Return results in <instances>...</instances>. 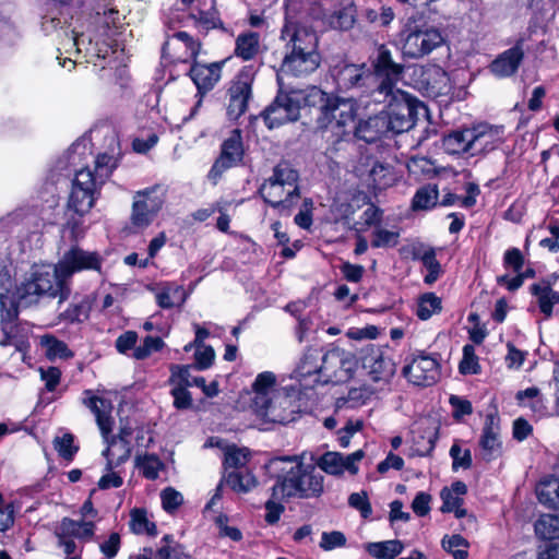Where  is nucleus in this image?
I'll use <instances>...</instances> for the list:
<instances>
[{
    "mask_svg": "<svg viewBox=\"0 0 559 559\" xmlns=\"http://www.w3.org/2000/svg\"><path fill=\"white\" fill-rule=\"evenodd\" d=\"M49 12L43 16L41 29L46 35H56L59 39V50L76 53L85 49L92 62L100 70H106L118 57L119 44L116 36L119 34V13L114 9L97 12L91 17L86 31L70 29L69 20H72L82 7V0H51Z\"/></svg>",
    "mask_w": 559,
    "mask_h": 559,
    "instance_id": "obj_1",
    "label": "nucleus"
},
{
    "mask_svg": "<svg viewBox=\"0 0 559 559\" xmlns=\"http://www.w3.org/2000/svg\"><path fill=\"white\" fill-rule=\"evenodd\" d=\"M276 81L278 85L277 94L273 102L261 112L269 129L296 122L300 118L302 106L317 107L318 104L322 103L323 91L317 86H309L305 90L286 88L280 73L276 74Z\"/></svg>",
    "mask_w": 559,
    "mask_h": 559,
    "instance_id": "obj_2",
    "label": "nucleus"
},
{
    "mask_svg": "<svg viewBox=\"0 0 559 559\" xmlns=\"http://www.w3.org/2000/svg\"><path fill=\"white\" fill-rule=\"evenodd\" d=\"M19 305L23 308L36 305L40 298H59V304L70 296L68 281L63 278L56 264H35L15 289Z\"/></svg>",
    "mask_w": 559,
    "mask_h": 559,
    "instance_id": "obj_3",
    "label": "nucleus"
},
{
    "mask_svg": "<svg viewBox=\"0 0 559 559\" xmlns=\"http://www.w3.org/2000/svg\"><path fill=\"white\" fill-rule=\"evenodd\" d=\"M317 107L320 115L316 127L323 136L337 143L350 134L357 115V104L353 98L332 97L323 92L322 103Z\"/></svg>",
    "mask_w": 559,
    "mask_h": 559,
    "instance_id": "obj_4",
    "label": "nucleus"
},
{
    "mask_svg": "<svg viewBox=\"0 0 559 559\" xmlns=\"http://www.w3.org/2000/svg\"><path fill=\"white\" fill-rule=\"evenodd\" d=\"M83 403L95 415L103 440L107 444L106 449L103 451V455L107 460L106 471H112L129 460L131 455L130 441L110 439L115 420L110 415L112 406L109 401L96 395H91L84 399Z\"/></svg>",
    "mask_w": 559,
    "mask_h": 559,
    "instance_id": "obj_5",
    "label": "nucleus"
},
{
    "mask_svg": "<svg viewBox=\"0 0 559 559\" xmlns=\"http://www.w3.org/2000/svg\"><path fill=\"white\" fill-rule=\"evenodd\" d=\"M306 465L304 455L275 456L267 461L265 471L275 484L271 487L274 498H297L299 478Z\"/></svg>",
    "mask_w": 559,
    "mask_h": 559,
    "instance_id": "obj_6",
    "label": "nucleus"
},
{
    "mask_svg": "<svg viewBox=\"0 0 559 559\" xmlns=\"http://www.w3.org/2000/svg\"><path fill=\"white\" fill-rule=\"evenodd\" d=\"M379 103H385L382 115L389 132L394 134L411 130L415 126L419 109H425L421 103L402 90L381 95Z\"/></svg>",
    "mask_w": 559,
    "mask_h": 559,
    "instance_id": "obj_7",
    "label": "nucleus"
},
{
    "mask_svg": "<svg viewBox=\"0 0 559 559\" xmlns=\"http://www.w3.org/2000/svg\"><path fill=\"white\" fill-rule=\"evenodd\" d=\"M399 36L402 55L407 59H421L444 43L437 27L416 21H408Z\"/></svg>",
    "mask_w": 559,
    "mask_h": 559,
    "instance_id": "obj_8",
    "label": "nucleus"
},
{
    "mask_svg": "<svg viewBox=\"0 0 559 559\" xmlns=\"http://www.w3.org/2000/svg\"><path fill=\"white\" fill-rule=\"evenodd\" d=\"M372 67L373 80L377 78L379 83L372 90L371 96L376 102H380L381 95H388L396 90L395 85L402 78L404 67L393 60L392 52L385 45L378 47Z\"/></svg>",
    "mask_w": 559,
    "mask_h": 559,
    "instance_id": "obj_9",
    "label": "nucleus"
},
{
    "mask_svg": "<svg viewBox=\"0 0 559 559\" xmlns=\"http://www.w3.org/2000/svg\"><path fill=\"white\" fill-rule=\"evenodd\" d=\"M100 188L102 186L95 181L90 168L76 171L68 201L69 210H72L80 216L88 213L99 194Z\"/></svg>",
    "mask_w": 559,
    "mask_h": 559,
    "instance_id": "obj_10",
    "label": "nucleus"
},
{
    "mask_svg": "<svg viewBox=\"0 0 559 559\" xmlns=\"http://www.w3.org/2000/svg\"><path fill=\"white\" fill-rule=\"evenodd\" d=\"M165 202V192L158 187L135 192L132 203L131 223L138 228L152 224Z\"/></svg>",
    "mask_w": 559,
    "mask_h": 559,
    "instance_id": "obj_11",
    "label": "nucleus"
},
{
    "mask_svg": "<svg viewBox=\"0 0 559 559\" xmlns=\"http://www.w3.org/2000/svg\"><path fill=\"white\" fill-rule=\"evenodd\" d=\"M57 263L61 276L69 281L78 272H100L103 258L95 251H86L79 246H72L62 254Z\"/></svg>",
    "mask_w": 559,
    "mask_h": 559,
    "instance_id": "obj_12",
    "label": "nucleus"
},
{
    "mask_svg": "<svg viewBox=\"0 0 559 559\" xmlns=\"http://www.w3.org/2000/svg\"><path fill=\"white\" fill-rule=\"evenodd\" d=\"M243 156V145L241 132L238 129L233 130L229 138H227L221 148V154L214 162L209 171V179L216 185L222 175L229 168L236 166L241 162Z\"/></svg>",
    "mask_w": 559,
    "mask_h": 559,
    "instance_id": "obj_13",
    "label": "nucleus"
},
{
    "mask_svg": "<svg viewBox=\"0 0 559 559\" xmlns=\"http://www.w3.org/2000/svg\"><path fill=\"white\" fill-rule=\"evenodd\" d=\"M403 374L414 385L428 386L439 379V362L430 355H419L403 368Z\"/></svg>",
    "mask_w": 559,
    "mask_h": 559,
    "instance_id": "obj_14",
    "label": "nucleus"
},
{
    "mask_svg": "<svg viewBox=\"0 0 559 559\" xmlns=\"http://www.w3.org/2000/svg\"><path fill=\"white\" fill-rule=\"evenodd\" d=\"M200 43L194 40L187 32L174 33L162 48L163 57L170 56L174 61L187 62L195 59L200 51Z\"/></svg>",
    "mask_w": 559,
    "mask_h": 559,
    "instance_id": "obj_15",
    "label": "nucleus"
},
{
    "mask_svg": "<svg viewBox=\"0 0 559 559\" xmlns=\"http://www.w3.org/2000/svg\"><path fill=\"white\" fill-rule=\"evenodd\" d=\"M334 80L342 92L360 90L365 93V87L373 82V75L364 66L344 64L336 69Z\"/></svg>",
    "mask_w": 559,
    "mask_h": 559,
    "instance_id": "obj_16",
    "label": "nucleus"
},
{
    "mask_svg": "<svg viewBox=\"0 0 559 559\" xmlns=\"http://www.w3.org/2000/svg\"><path fill=\"white\" fill-rule=\"evenodd\" d=\"M282 38H288V46H290V52L298 53H318V37L317 34L300 25H296L290 22H286L282 29Z\"/></svg>",
    "mask_w": 559,
    "mask_h": 559,
    "instance_id": "obj_17",
    "label": "nucleus"
},
{
    "mask_svg": "<svg viewBox=\"0 0 559 559\" xmlns=\"http://www.w3.org/2000/svg\"><path fill=\"white\" fill-rule=\"evenodd\" d=\"M472 155L495 150L503 141V127L479 123L471 128Z\"/></svg>",
    "mask_w": 559,
    "mask_h": 559,
    "instance_id": "obj_18",
    "label": "nucleus"
},
{
    "mask_svg": "<svg viewBox=\"0 0 559 559\" xmlns=\"http://www.w3.org/2000/svg\"><path fill=\"white\" fill-rule=\"evenodd\" d=\"M254 412L269 423L287 424L294 419L290 397L280 392L272 394L267 403L255 407Z\"/></svg>",
    "mask_w": 559,
    "mask_h": 559,
    "instance_id": "obj_19",
    "label": "nucleus"
},
{
    "mask_svg": "<svg viewBox=\"0 0 559 559\" xmlns=\"http://www.w3.org/2000/svg\"><path fill=\"white\" fill-rule=\"evenodd\" d=\"M251 94V79L248 75H239L231 82L228 90L229 100L227 105L229 119L237 120L247 111Z\"/></svg>",
    "mask_w": 559,
    "mask_h": 559,
    "instance_id": "obj_20",
    "label": "nucleus"
},
{
    "mask_svg": "<svg viewBox=\"0 0 559 559\" xmlns=\"http://www.w3.org/2000/svg\"><path fill=\"white\" fill-rule=\"evenodd\" d=\"M189 8V16L194 21L197 27L210 31L222 26L218 12L215 9V0H180Z\"/></svg>",
    "mask_w": 559,
    "mask_h": 559,
    "instance_id": "obj_21",
    "label": "nucleus"
},
{
    "mask_svg": "<svg viewBox=\"0 0 559 559\" xmlns=\"http://www.w3.org/2000/svg\"><path fill=\"white\" fill-rule=\"evenodd\" d=\"M481 456L489 462L501 454L500 419L497 414H487L479 439Z\"/></svg>",
    "mask_w": 559,
    "mask_h": 559,
    "instance_id": "obj_22",
    "label": "nucleus"
},
{
    "mask_svg": "<svg viewBox=\"0 0 559 559\" xmlns=\"http://www.w3.org/2000/svg\"><path fill=\"white\" fill-rule=\"evenodd\" d=\"M362 366L374 382H388L395 373L394 362L374 346L367 349L362 357Z\"/></svg>",
    "mask_w": 559,
    "mask_h": 559,
    "instance_id": "obj_23",
    "label": "nucleus"
},
{
    "mask_svg": "<svg viewBox=\"0 0 559 559\" xmlns=\"http://www.w3.org/2000/svg\"><path fill=\"white\" fill-rule=\"evenodd\" d=\"M259 193L263 200L269 203L273 209L277 210L281 215H289L290 210L299 198L297 195H288V189L266 180L259 189Z\"/></svg>",
    "mask_w": 559,
    "mask_h": 559,
    "instance_id": "obj_24",
    "label": "nucleus"
},
{
    "mask_svg": "<svg viewBox=\"0 0 559 559\" xmlns=\"http://www.w3.org/2000/svg\"><path fill=\"white\" fill-rule=\"evenodd\" d=\"M320 66L319 53L289 52L285 56L277 73L293 76H306L314 72Z\"/></svg>",
    "mask_w": 559,
    "mask_h": 559,
    "instance_id": "obj_25",
    "label": "nucleus"
},
{
    "mask_svg": "<svg viewBox=\"0 0 559 559\" xmlns=\"http://www.w3.org/2000/svg\"><path fill=\"white\" fill-rule=\"evenodd\" d=\"M524 58L522 43L500 53L490 64L491 72L499 78H507L514 74Z\"/></svg>",
    "mask_w": 559,
    "mask_h": 559,
    "instance_id": "obj_26",
    "label": "nucleus"
},
{
    "mask_svg": "<svg viewBox=\"0 0 559 559\" xmlns=\"http://www.w3.org/2000/svg\"><path fill=\"white\" fill-rule=\"evenodd\" d=\"M389 133L382 111L378 115L360 119L354 128V135L367 143H374Z\"/></svg>",
    "mask_w": 559,
    "mask_h": 559,
    "instance_id": "obj_27",
    "label": "nucleus"
},
{
    "mask_svg": "<svg viewBox=\"0 0 559 559\" xmlns=\"http://www.w3.org/2000/svg\"><path fill=\"white\" fill-rule=\"evenodd\" d=\"M190 78L195 84L199 93L205 94L211 91L221 79V67L218 63L200 64L194 63L190 69Z\"/></svg>",
    "mask_w": 559,
    "mask_h": 559,
    "instance_id": "obj_28",
    "label": "nucleus"
},
{
    "mask_svg": "<svg viewBox=\"0 0 559 559\" xmlns=\"http://www.w3.org/2000/svg\"><path fill=\"white\" fill-rule=\"evenodd\" d=\"M299 484L298 499L318 498L324 491V476L313 465H306Z\"/></svg>",
    "mask_w": 559,
    "mask_h": 559,
    "instance_id": "obj_29",
    "label": "nucleus"
},
{
    "mask_svg": "<svg viewBox=\"0 0 559 559\" xmlns=\"http://www.w3.org/2000/svg\"><path fill=\"white\" fill-rule=\"evenodd\" d=\"M275 383L276 377L271 371H264L257 376L254 382L252 383V390L255 394L252 401L253 409L260 405H265L267 400L271 399L272 394H276L274 392Z\"/></svg>",
    "mask_w": 559,
    "mask_h": 559,
    "instance_id": "obj_30",
    "label": "nucleus"
},
{
    "mask_svg": "<svg viewBox=\"0 0 559 559\" xmlns=\"http://www.w3.org/2000/svg\"><path fill=\"white\" fill-rule=\"evenodd\" d=\"M95 525L93 522H79L70 518H63L56 535L57 537H76L90 539L94 536Z\"/></svg>",
    "mask_w": 559,
    "mask_h": 559,
    "instance_id": "obj_31",
    "label": "nucleus"
},
{
    "mask_svg": "<svg viewBox=\"0 0 559 559\" xmlns=\"http://www.w3.org/2000/svg\"><path fill=\"white\" fill-rule=\"evenodd\" d=\"M469 138L471 128L453 131L443 138V150L448 154L452 155L463 153H469L472 155V142L469 141Z\"/></svg>",
    "mask_w": 559,
    "mask_h": 559,
    "instance_id": "obj_32",
    "label": "nucleus"
},
{
    "mask_svg": "<svg viewBox=\"0 0 559 559\" xmlns=\"http://www.w3.org/2000/svg\"><path fill=\"white\" fill-rule=\"evenodd\" d=\"M1 306V326L2 331L5 334L7 338L13 336L15 331V321L19 314V305L17 297L14 294V299L9 298V296L0 298Z\"/></svg>",
    "mask_w": 559,
    "mask_h": 559,
    "instance_id": "obj_33",
    "label": "nucleus"
},
{
    "mask_svg": "<svg viewBox=\"0 0 559 559\" xmlns=\"http://www.w3.org/2000/svg\"><path fill=\"white\" fill-rule=\"evenodd\" d=\"M274 183L288 189V195H297L299 188L297 186L298 173L287 163H280L273 170V175L267 179Z\"/></svg>",
    "mask_w": 559,
    "mask_h": 559,
    "instance_id": "obj_34",
    "label": "nucleus"
},
{
    "mask_svg": "<svg viewBox=\"0 0 559 559\" xmlns=\"http://www.w3.org/2000/svg\"><path fill=\"white\" fill-rule=\"evenodd\" d=\"M403 549L404 545L399 539L367 543L365 545V550L376 559H394Z\"/></svg>",
    "mask_w": 559,
    "mask_h": 559,
    "instance_id": "obj_35",
    "label": "nucleus"
},
{
    "mask_svg": "<svg viewBox=\"0 0 559 559\" xmlns=\"http://www.w3.org/2000/svg\"><path fill=\"white\" fill-rule=\"evenodd\" d=\"M538 501L550 509H559V478L540 481L536 488Z\"/></svg>",
    "mask_w": 559,
    "mask_h": 559,
    "instance_id": "obj_36",
    "label": "nucleus"
},
{
    "mask_svg": "<svg viewBox=\"0 0 559 559\" xmlns=\"http://www.w3.org/2000/svg\"><path fill=\"white\" fill-rule=\"evenodd\" d=\"M92 305V299L85 296L78 301L71 302L60 317L69 323H82L90 318Z\"/></svg>",
    "mask_w": 559,
    "mask_h": 559,
    "instance_id": "obj_37",
    "label": "nucleus"
},
{
    "mask_svg": "<svg viewBox=\"0 0 559 559\" xmlns=\"http://www.w3.org/2000/svg\"><path fill=\"white\" fill-rule=\"evenodd\" d=\"M260 49V36L258 33L248 32L240 34L236 39L235 53L243 60L253 59Z\"/></svg>",
    "mask_w": 559,
    "mask_h": 559,
    "instance_id": "obj_38",
    "label": "nucleus"
},
{
    "mask_svg": "<svg viewBox=\"0 0 559 559\" xmlns=\"http://www.w3.org/2000/svg\"><path fill=\"white\" fill-rule=\"evenodd\" d=\"M319 360L320 352L318 349H307L295 370V378L302 382L308 377L317 376L320 371Z\"/></svg>",
    "mask_w": 559,
    "mask_h": 559,
    "instance_id": "obj_39",
    "label": "nucleus"
},
{
    "mask_svg": "<svg viewBox=\"0 0 559 559\" xmlns=\"http://www.w3.org/2000/svg\"><path fill=\"white\" fill-rule=\"evenodd\" d=\"M531 290L538 298L540 311L546 317H550L552 307L559 302V293L555 292L549 284H533Z\"/></svg>",
    "mask_w": 559,
    "mask_h": 559,
    "instance_id": "obj_40",
    "label": "nucleus"
},
{
    "mask_svg": "<svg viewBox=\"0 0 559 559\" xmlns=\"http://www.w3.org/2000/svg\"><path fill=\"white\" fill-rule=\"evenodd\" d=\"M534 531L540 539H559V515L542 514L534 524Z\"/></svg>",
    "mask_w": 559,
    "mask_h": 559,
    "instance_id": "obj_41",
    "label": "nucleus"
},
{
    "mask_svg": "<svg viewBox=\"0 0 559 559\" xmlns=\"http://www.w3.org/2000/svg\"><path fill=\"white\" fill-rule=\"evenodd\" d=\"M134 463L135 467L139 468L142 475L151 480L156 479L159 471L164 467L159 457L153 453L138 454Z\"/></svg>",
    "mask_w": 559,
    "mask_h": 559,
    "instance_id": "obj_42",
    "label": "nucleus"
},
{
    "mask_svg": "<svg viewBox=\"0 0 559 559\" xmlns=\"http://www.w3.org/2000/svg\"><path fill=\"white\" fill-rule=\"evenodd\" d=\"M439 191L436 185H426L419 188L412 202L414 210H429L438 202Z\"/></svg>",
    "mask_w": 559,
    "mask_h": 559,
    "instance_id": "obj_43",
    "label": "nucleus"
},
{
    "mask_svg": "<svg viewBox=\"0 0 559 559\" xmlns=\"http://www.w3.org/2000/svg\"><path fill=\"white\" fill-rule=\"evenodd\" d=\"M225 483L237 492H248L257 486V479L250 472H230L225 478Z\"/></svg>",
    "mask_w": 559,
    "mask_h": 559,
    "instance_id": "obj_44",
    "label": "nucleus"
},
{
    "mask_svg": "<svg viewBox=\"0 0 559 559\" xmlns=\"http://www.w3.org/2000/svg\"><path fill=\"white\" fill-rule=\"evenodd\" d=\"M40 343L46 350V356L49 359H68L73 357V353L68 347V345L52 335L41 336Z\"/></svg>",
    "mask_w": 559,
    "mask_h": 559,
    "instance_id": "obj_45",
    "label": "nucleus"
},
{
    "mask_svg": "<svg viewBox=\"0 0 559 559\" xmlns=\"http://www.w3.org/2000/svg\"><path fill=\"white\" fill-rule=\"evenodd\" d=\"M442 310L441 298L435 293H426L418 299L416 313L419 319L428 320L432 314Z\"/></svg>",
    "mask_w": 559,
    "mask_h": 559,
    "instance_id": "obj_46",
    "label": "nucleus"
},
{
    "mask_svg": "<svg viewBox=\"0 0 559 559\" xmlns=\"http://www.w3.org/2000/svg\"><path fill=\"white\" fill-rule=\"evenodd\" d=\"M185 301V292L181 286L167 285L156 294V302L160 308L170 309Z\"/></svg>",
    "mask_w": 559,
    "mask_h": 559,
    "instance_id": "obj_47",
    "label": "nucleus"
},
{
    "mask_svg": "<svg viewBox=\"0 0 559 559\" xmlns=\"http://www.w3.org/2000/svg\"><path fill=\"white\" fill-rule=\"evenodd\" d=\"M427 83L435 95L448 94L451 85L447 72L440 67H432L426 72Z\"/></svg>",
    "mask_w": 559,
    "mask_h": 559,
    "instance_id": "obj_48",
    "label": "nucleus"
},
{
    "mask_svg": "<svg viewBox=\"0 0 559 559\" xmlns=\"http://www.w3.org/2000/svg\"><path fill=\"white\" fill-rule=\"evenodd\" d=\"M115 168L116 159L112 155L106 153L99 154L95 160V170L92 171L93 178L98 185L103 186Z\"/></svg>",
    "mask_w": 559,
    "mask_h": 559,
    "instance_id": "obj_49",
    "label": "nucleus"
},
{
    "mask_svg": "<svg viewBox=\"0 0 559 559\" xmlns=\"http://www.w3.org/2000/svg\"><path fill=\"white\" fill-rule=\"evenodd\" d=\"M130 527L135 534L156 535V525L147 519L146 512L142 509L131 511Z\"/></svg>",
    "mask_w": 559,
    "mask_h": 559,
    "instance_id": "obj_50",
    "label": "nucleus"
},
{
    "mask_svg": "<svg viewBox=\"0 0 559 559\" xmlns=\"http://www.w3.org/2000/svg\"><path fill=\"white\" fill-rule=\"evenodd\" d=\"M369 176L376 188L384 189L392 185L394 176L392 167L388 164L376 162L369 171Z\"/></svg>",
    "mask_w": 559,
    "mask_h": 559,
    "instance_id": "obj_51",
    "label": "nucleus"
},
{
    "mask_svg": "<svg viewBox=\"0 0 559 559\" xmlns=\"http://www.w3.org/2000/svg\"><path fill=\"white\" fill-rule=\"evenodd\" d=\"M317 465L330 475H342L344 473V455L338 452L324 453Z\"/></svg>",
    "mask_w": 559,
    "mask_h": 559,
    "instance_id": "obj_52",
    "label": "nucleus"
},
{
    "mask_svg": "<svg viewBox=\"0 0 559 559\" xmlns=\"http://www.w3.org/2000/svg\"><path fill=\"white\" fill-rule=\"evenodd\" d=\"M362 16L370 24H374L379 27H386L392 23L395 14L392 8L382 5L379 10L366 9Z\"/></svg>",
    "mask_w": 559,
    "mask_h": 559,
    "instance_id": "obj_53",
    "label": "nucleus"
},
{
    "mask_svg": "<svg viewBox=\"0 0 559 559\" xmlns=\"http://www.w3.org/2000/svg\"><path fill=\"white\" fill-rule=\"evenodd\" d=\"M442 547L445 551L450 552L454 559H466L468 556L466 550L468 543L459 534L443 537Z\"/></svg>",
    "mask_w": 559,
    "mask_h": 559,
    "instance_id": "obj_54",
    "label": "nucleus"
},
{
    "mask_svg": "<svg viewBox=\"0 0 559 559\" xmlns=\"http://www.w3.org/2000/svg\"><path fill=\"white\" fill-rule=\"evenodd\" d=\"M342 362V352L337 349L330 350L324 355H320L319 373H323L331 380H334V376L332 373L333 370H337L338 364Z\"/></svg>",
    "mask_w": 559,
    "mask_h": 559,
    "instance_id": "obj_55",
    "label": "nucleus"
},
{
    "mask_svg": "<svg viewBox=\"0 0 559 559\" xmlns=\"http://www.w3.org/2000/svg\"><path fill=\"white\" fill-rule=\"evenodd\" d=\"M53 447L58 454L64 460H72L79 448L74 445V437L71 433H64L62 437L53 439Z\"/></svg>",
    "mask_w": 559,
    "mask_h": 559,
    "instance_id": "obj_56",
    "label": "nucleus"
},
{
    "mask_svg": "<svg viewBox=\"0 0 559 559\" xmlns=\"http://www.w3.org/2000/svg\"><path fill=\"white\" fill-rule=\"evenodd\" d=\"M371 246L373 248L395 247L399 243L400 234L397 231L378 228L372 234Z\"/></svg>",
    "mask_w": 559,
    "mask_h": 559,
    "instance_id": "obj_57",
    "label": "nucleus"
},
{
    "mask_svg": "<svg viewBox=\"0 0 559 559\" xmlns=\"http://www.w3.org/2000/svg\"><path fill=\"white\" fill-rule=\"evenodd\" d=\"M163 509L168 512H175L183 502V496L181 492L173 487H167L160 492Z\"/></svg>",
    "mask_w": 559,
    "mask_h": 559,
    "instance_id": "obj_58",
    "label": "nucleus"
},
{
    "mask_svg": "<svg viewBox=\"0 0 559 559\" xmlns=\"http://www.w3.org/2000/svg\"><path fill=\"white\" fill-rule=\"evenodd\" d=\"M164 346V342L158 336H146L141 346L134 348L133 356L136 359H145L153 352H157L162 349Z\"/></svg>",
    "mask_w": 559,
    "mask_h": 559,
    "instance_id": "obj_59",
    "label": "nucleus"
},
{
    "mask_svg": "<svg viewBox=\"0 0 559 559\" xmlns=\"http://www.w3.org/2000/svg\"><path fill=\"white\" fill-rule=\"evenodd\" d=\"M356 368V360L353 355L342 352V362L338 364L337 370H333L335 381H346L352 378Z\"/></svg>",
    "mask_w": 559,
    "mask_h": 559,
    "instance_id": "obj_60",
    "label": "nucleus"
},
{
    "mask_svg": "<svg viewBox=\"0 0 559 559\" xmlns=\"http://www.w3.org/2000/svg\"><path fill=\"white\" fill-rule=\"evenodd\" d=\"M478 362L475 355V349L472 345L463 347V358L460 362L459 369L462 374H473L478 372Z\"/></svg>",
    "mask_w": 559,
    "mask_h": 559,
    "instance_id": "obj_61",
    "label": "nucleus"
},
{
    "mask_svg": "<svg viewBox=\"0 0 559 559\" xmlns=\"http://www.w3.org/2000/svg\"><path fill=\"white\" fill-rule=\"evenodd\" d=\"M346 536L340 531L323 532L319 546L325 551L335 548L344 547L346 545Z\"/></svg>",
    "mask_w": 559,
    "mask_h": 559,
    "instance_id": "obj_62",
    "label": "nucleus"
},
{
    "mask_svg": "<svg viewBox=\"0 0 559 559\" xmlns=\"http://www.w3.org/2000/svg\"><path fill=\"white\" fill-rule=\"evenodd\" d=\"M288 500L287 498H274L272 495L265 502V521L273 525L278 522L282 513L285 511V507L282 501Z\"/></svg>",
    "mask_w": 559,
    "mask_h": 559,
    "instance_id": "obj_63",
    "label": "nucleus"
},
{
    "mask_svg": "<svg viewBox=\"0 0 559 559\" xmlns=\"http://www.w3.org/2000/svg\"><path fill=\"white\" fill-rule=\"evenodd\" d=\"M248 460V451L235 445L228 447L225 451L224 464L226 467L238 468L243 466Z\"/></svg>",
    "mask_w": 559,
    "mask_h": 559,
    "instance_id": "obj_64",
    "label": "nucleus"
}]
</instances>
